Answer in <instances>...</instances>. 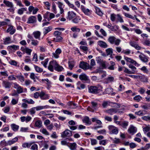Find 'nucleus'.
I'll use <instances>...</instances> for the list:
<instances>
[{
  "mask_svg": "<svg viewBox=\"0 0 150 150\" xmlns=\"http://www.w3.org/2000/svg\"><path fill=\"white\" fill-rule=\"evenodd\" d=\"M69 66L71 70L74 67V64L73 62H68Z\"/></svg>",
  "mask_w": 150,
  "mask_h": 150,
  "instance_id": "nucleus-58",
  "label": "nucleus"
},
{
  "mask_svg": "<svg viewBox=\"0 0 150 150\" xmlns=\"http://www.w3.org/2000/svg\"><path fill=\"white\" fill-rule=\"evenodd\" d=\"M10 107L8 106H6L2 109V110L5 113H8L10 110Z\"/></svg>",
  "mask_w": 150,
  "mask_h": 150,
  "instance_id": "nucleus-42",
  "label": "nucleus"
},
{
  "mask_svg": "<svg viewBox=\"0 0 150 150\" xmlns=\"http://www.w3.org/2000/svg\"><path fill=\"white\" fill-rule=\"evenodd\" d=\"M69 147L71 150H75L76 148V144L75 143H71Z\"/></svg>",
  "mask_w": 150,
  "mask_h": 150,
  "instance_id": "nucleus-36",
  "label": "nucleus"
},
{
  "mask_svg": "<svg viewBox=\"0 0 150 150\" xmlns=\"http://www.w3.org/2000/svg\"><path fill=\"white\" fill-rule=\"evenodd\" d=\"M117 109L115 108H111L110 109L107 110L106 112L110 115H112L117 112Z\"/></svg>",
  "mask_w": 150,
  "mask_h": 150,
  "instance_id": "nucleus-21",
  "label": "nucleus"
},
{
  "mask_svg": "<svg viewBox=\"0 0 150 150\" xmlns=\"http://www.w3.org/2000/svg\"><path fill=\"white\" fill-rule=\"evenodd\" d=\"M35 126L38 127H40L42 126V121L40 120L36 121L35 122Z\"/></svg>",
  "mask_w": 150,
  "mask_h": 150,
  "instance_id": "nucleus-45",
  "label": "nucleus"
},
{
  "mask_svg": "<svg viewBox=\"0 0 150 150\" xmlns=\"http://www.w3.org/2000/svg\"><path fill=\"white\" fill-rule=\"evenodd\" d=\"M142 98L140 95H137L134 98V100L137 102H139Z\"/></svg>",
  "mask_w": 150,
  "mask_h": 150,
  "instance_id": "nucleus-43",
  "label": "nucleus"
},
{
  "mask_svg": "<svg viewBox=\"0 0 150 150\" xmlns=\"http://www.w3.org/2000/svg\"><path fill=\"white\" fill-rule=\"evenodd\" d=\"M18 138L17 137H15L12 139L11 140L8 141L7 142V144L10 145L14 144L16 142L18 141Z\"/></svg>",
  "mask_w": 150,
  "mask_h": 150,
  "instance_id": "nucleus-27",
  "label": "nucleus"
},
{
  "mask_svg": "<svg viewBox=\"0 0 150 150\" xmlns=\"http://www.w3.org/2000/svg\"><path fill=\"white\" fill-rule=\"evenodd\" d=\"M96 13L100 16H102L103 13L100 9L99 8H97L96 9Z\"/></svg>",
  "mask_w": 150,
  "mask_h": 150,
  "instance_id": "nucleus-53",
  "label": "nucleus"
},
{
  "mask_svg": "<svg viewBox=\"0 0 150 150\" xmlns=\"http://www.w3.org/2000/svg\"><path fill=\"white\" fill-rule=\"evenodd\" d=\"M64 68L62 66L59 65L58 64L55 67V70L58 72L61 71L64 69Z\"/></svg>",
  "mask_w": 150,
  "mask_h": 150,
  "instance_id": "nucleus-34",
  "label": "nucleus"
},
{
  "mask_svg": "<svg viewBox=\"0 0 150 150\" xmlns=\"http://www.w3.org/2000/svg\"><path fill=\"white\" fill-rule=\"evenodd\" d=\"M129 67L132 69V72H133L134 71V74L135 73V70L136 69V68L135 67L133 66L132 64H130L129 65Z\"/></svg>",
  "mask_w": 150,
  "mask_h": 150,
  "instance_id": "nucleus-56",
  "label": "nucleus"
},
{
  "mask_svg": "<svg viewBox=\"0 0 150 150\" xmlns=\"http://www.w3.org/2000/svg\"><path fill=\"white\" fill-rule=\"evenodd\" d=\"M81 10L86 15H89L91 14V11L88 8L84 7V6L81 5Z\"/></svg>",
  "mask_w": 150,
  "mask_h": 150,
  "instance_id": "nucleus-12",
  "label": "nucleus"
},
{
  "mask_svg": "<svg viewBox=\"0 0 150 150\" xmlns=\"http://www.w3.org/2000/svg\"><path fill=\"white\" fill-rule=\"evenodd\" d=\"M79 78L81 81H84L86 83H89L90 82L89 77L84 73H82L79 76Z\"/></svg>",
  "mask_w": 150,
  "mask_h": 150,
  "instance_id": "nucleus-4",
  "label": "nucleus"
},
{
  "mask_svg": "<svg viewBox=\"0 0 150 150\" xmlns=\"http://www.w3.org/2000/svg\"><path fill=\"white\" fill-rule=\"evenodd\" d=\"M52 29V27L51 26H49L48 27L45 28H44L43 34L45 35L48 33Z\"/></svg>",
  "mask_w": 150,
  "mask_h": 150,
  "instance_id": "nucleus-22",
  "label": "nucleus"
},
{
  "mask_svg": "<svg viewBox=\"0 0 150 150\" xmlns=\"http://www.w3.org/2000/svg\"><path fill=\"white\" fill-rule=\"evenodd\" d=\"M98 45L101 47L106 48L108 47V45L105 42L100 40L98 42Z\"/></svg>",
  "mask_w": 150,
  "mask_h": 150,
  "instance_id": "nucleus-15",
  "label": "nucleus"
},
{
  "mask_svg": "<svg viewBox=\"0 0 150 150\" xmlns=\"http://www.w3.org/2000/svg\"><path fill=\"white\" fill-rule=\"evenodd\" d=\"M77 84L78 86L79 84L80 85V88L81 89H83L85 88V85L81 83V82L80 81H79L77 83Z\"/></svg>",
  "mask_w": 150,
  "mask_h": 150,
  "instance_id": "nucleus-61",
  "label": "nucleus"
},
{
  "mask_svg": "<svg viewBox=\"0 0 150 150\" xmlns=\"http://www.w3.org/2000/svg\"><path fill=\"white\" fill-rule=\"evenodd\" d=\"M12 41L10 37H7L5 38L4 41V44H9Z\"/></svg>",
  "mask_w": 150,
  "mask_h": 150,
  "instance_id": "nucleus-35",
  "label": "nucleus"
},
{
  "mask_svg": "<svg viewBox=\"0 0 150 150\" xmlns=\"http://www.w3.org/2000/svg\"><path fill=\"white\" fill-rule=\"evenodd\" d=\"M35 69L36 71L38 73H41L43 71V69L37 66H35Z\"/></svg>",
  "mask_w": 150,
  "mask_h": 150,
  "instance_id": "nucleus-40",
  "label": "nucleus"
},
{
  "mask_svg": "<svg viewBox=\"0 0 150 150\" xmlns=\"http://www.w3.org/2000/svg\"><path fill=\"white\" fill-rule=\"evenodd\" d=\"M3 2L8 7H10L11 8H13V5L11 2L4 0Z\"/></svg>",
  "mask_w": 150,
  "mask_h": 150,
  "instance_id": "nucleus-26",
  "label": "nucleus"
},
{
  "mask_svg": "<svg viewBox=\"0 0 150 150\" xmlns=\"http://www.w3.org/2000/svg\"><path fill=\"white\" fill-rule=\"evenodd\" d=\"M83 122L88 125H90L91 124V122L89 120V117L87 116H86L84 117L83 120Z\"/></svg>",
  "mask_w": 150,
  "mask_h": 150,
  "instance_id": "nucleus-28",
  "label": "nucleus"
},
{
  "mask_svg": "<svg viewBox=\"0 0 150 150\" xmlns=\"http://www.w3.org/2000/svg\"><path fill=\"white\" fill-rule=\"evenodd\" d=\"M112 90L111 88H108L105 89L104 93L105 94H109L112 91Z\"/></svg>",
  "mask_w": 150,
  "mask_h": 150,
  "instance_id": "nucleus-39",
  "label": "nucleus"
},
{
  "mask_svg": "<svg viewBox=\"0 0 150 150\" xmlns=\"http://www.w3.org/2000/svg\"><path fill=\"white\" fill-rule=\"evenodd\" d=\"M130 63L133 64L136 66L139 67L140 65L139 64H138L133 59H132V61H131Z\"/></svg>",
  "mask_w": 150,
  "mask_h": 150,
  "instance_id": "nucleus-64",
  "label": "nucleus"
},
{
  "mask_svg": "<svg viewBox=\"0 0 150 150\" xmlns=\"http://www.w3.org/2000/svg\"><path fill=\"white\" fill-rule=\"evenodd\" d=\"M108 129L112 134H117L118 133V130L117 128L113 125H110L108 127Z\"/></svg>",
  "mask_w": 150,
  "mask_h": 150,
  "instance_id": "nucleus-5",
  "label": "nucleus"
},
{
  "mask_svg": "<svg viewBox=\"0 0 150 150\" xmlns=\"http://www.w3.org/2000/svg\"><path fill=\"white\" fill-rule=\"evenodd\" d=\"M140 70L141 71H143L144 72L146 73H147L148 72V70L145 66L142 67L140 69Z\"/></svg>",
  "mask_w": 150,
  "mask_h": 150,
  "instance_id": "nucleus-60",
  "label": "nucleus"
},
{
  "mask_svg": "<svg viewBox=\"0 0 150 150\" xmlns=\"http://www.w3.org/2000/svg\"><path fill=\"white\" fill-rule=\"evenodd\" d=\"M130 63L133 64L136 66L139 67L140 65L139 64H138L133 59H132V61H131Z\"/></svg>",
  "mask_w": 150,
  "mask_h": 150,
  "instance_id": "nucleus-63",
  "label": "nucleus"
},
{
  "mask_svg": "<svg viewBox=\"0 0 150 150\" xmlns=\"http://www.w3.org/2000/svg\"><path fill=\"white\" fill-rule=\"evenodd\" d=\"M31 41V44L33 45L36 46L38 45L39 42L37 40L33 39Z\"/></svg>",
  "mask_w": 150,
  "mask_h": 150,
  "instance_id": "nucleus-48",
  "label": "nucleus"
},
{
  "mask_svg": "<svg viewBox=\"0 0 150 150\" xmlns=\"http://www.w3.org/2000/svg\"><path fill=\"white\" fill-rule=\"evenodd\" d=\"M16 31V29L15 28H13V26H10L6 30L7 33L10 32V34L11 35L13 34Z\"/></svg>",
  "mask_w": 150,
  "mask_h": 150,
  "instance_id": "nucleus-19",
  "label": "nucleus"
},
{
  "mask_svg": "<svg viewBox=\"0 0 150 150\" xmlns=\"http://www.w3.org/2000/svg\"><path fill=\"white\" fill-rule=\"evenodd\" d=\"M141 54L139 55V57L140 60L144 62H147L148 61V59L143 54L141 53Z\"/></svg>",
  "mask_w": 150,
  "mask_h": 150,
  "instance_id": "nucleus-18",
  "label": "nucleus"
},
{
  "mask_svg": "<svg viewBox=\"0 0 150 150\" xmlns=\"http://www.w3.org/2000/svg\"><path fill=\"white\" fill-rule=\"evenodd\" d=\"M107 83H110L114 81V78L112 76H109L106 79Z\"/></svg>",
  "mask_w": 150,
  "mask_h": 150,
  "instance_id": "nucleus-41",
  "label": "nucleus"
},
{
  "mask_svg": "<svg viewBox=\"0 0 150 150\" xmlns=\"http://www.w3.org/2000/svg\"><path fill=\"white\" fill-rule=\"evenodd\" d=\"M81 18L77 16L74 19H72V21L73 23H77L79 22Z\"/></svg>",
  "mask_w": 150,
  "mask_h": 150,
  "instance_id": "nucleus-38",
  "label": "nucleus"
},
{
  "mask_svg": "<svg viewBox=\"0 0 150 150\" xmlns=\"http://www.w3.org/2000/svg\"><path fill=\"white\" fill-rule=\"evenodd\" d=\"M76 14L73 11H69L68 12L67 18L70 20L75 17Z\"/></svg>",
  "mask_w": 150,
  "mask_h": 150,
  "instance_id": "nucleus-9",
  "label": "nucleus"
},
{
  "mask_svg": "<svg viewBox=\"0 0 150 150\" xmlns=\"http://www.w3.org/2000/svg\"><path fill=\"white\" fill-rule=\"evenodd\" d=\"M91 144L92 145H94L96 144H97V141L95 139H91Z\"/></svg>",
  "mask_w": 150,
  "mask_h": 150,
  "instance_id": "nucleus-54",
  "label": "nucleus"
},
{
  "mask_svg": "<svg viewBox=\"0 0 150 150\" xmlns=\"http://www.w3.org/2000/svg\"><path fill=\"white\" fill-rule=\"evenodd\" d=\"M106 52L107 56L109 55H112L113 53V50L112 48H108L106 50Z\"/></svg>",
  "mask_w": 150,
  "mask_h": 150,
  "instance_id": "nucleus-30",
  "label": "nucleus"
},
{
  "mask_svg": "<svg viewBox=\"0 0 150 150\" xmlns=\"http://www.w3.org/2000/svg\"><path fill=\"white\" fill-rule=\"evenodd\" d=\"M128 132L132 135H133L137 131V128L132 125H131L128 129Z\"/></svg>",
  "mask_w": 150,
  "mask_h": 150,
  "instance_id": "nucleus-11",
  "label": "nucleus"
},
{
  "mask_svg": "<svg viewBox=\"0 0 150 150\" xmlns=\"http://www.w3.org/2000/svg\"><path fill=\"white\" fill-rule=\"evenodd\" d=\"M11 127L12 129L14 131H17L19 128V126L15 124H12L11 125Z\"/></svg>",
  "mask_w": 150,
  "mask_h": 150,
  "instance_id": "nucleus-29",
  "label": "nucleus"
},
{
  "mask_svg": "<svg viewBox=\"0 0 150 150\" xmlns=\"http://www.w3.org/2000/svg\"><path fill=\"white\" fill-rule=\"evenodd\" d=\"M108 41L112 45L118 46L121 41L120 39L116 38L115 36H110L108 39Z\"/></svg>",
  "mask_w": 150,
  "mask_h": 150,
  "instance_id": "nucleus-1",
  "label": "nucleus"
},
{
  "mask_svg": "<svg viewBox=\"0 0 150 150\" xmlns=\"http://www.w3.org/2000/svg\"><path fill=\"white\" fill-rule=\"evenodd\" d=\"M146 91L144 87H141L139 88L138 92L140 94H143Z\"/></svg>",
  "mask_w": 150,
  "mask_h": 150,
  "instance_id": "nucleus-47",
  "label": "nucleus"
},
{
  "mask_svg": "<svg viewBox=\"0 0 150 150\" xmlns=\"http://www.w3.org/2000/svg\"><path fill=\"white\" fill-rule=\"evenodd\" d=\"M99 90L96 86H91L88 88L89 92L92 93H99Z\"/></svg>",
  "mask_w": 150,
  "mask_h": 150,
  "instance_id": "nucleus-8",
  "label": "nucleus"
},
{
  "mask_svg": "<svg viewBox=\"0 0 150 150\" xmlns=\"http://www.w3.org/2000/svg\"><path fill=\"white\" fill-rule=\"evenodd\" d=\"M57 64L58 63L56 61H52L49 63L48 69L51 71H54V68L55 69V68L57 65Z\"/></svg>",
  "mask_w": 150,
  "mask_h": 150,
  "instance_id": "nucleus-2",
  "label": "nucleus"
},
{
  "mask_svg": "<svg viewBox=\"0 0 150 150\" xmlns=\"http://www.w3.org/2000/svg\"><path fill=\"white\" fill-rule=\"evenodd\" d=\"M32 144V143H24L22 145V146L24 148H29Z\"/></svg>",
  "mask_w": 150,
  "mask_h": 150,
  "instance_id": "nucleus-31",
  "label": "nucleus"
},
{
  "mask_svg": "<svg viewBox=\"0 0 150 150\" xmlns=\"http://www.w3.org/2000/svg\"><path fill=\"white\" fill-rule=\"evenodd\" d=\"M71 30L73 32H79L80 31V29L79 28H77L76 27H72L71 28Z\"/></svg>",
  "mask_w": 150,
  "mask_h": 150,
  "instance_id": "nucleus-57",
  "label": "nucleus"
},
{
  "mask_svg": "<svg viewBox=\"0 0 150 150\" xmlns=\"http://www.w3.org/2000/svg\"><path fill=\"white\" fill-rule=\"evenodd\" d=\"M27 11V8H22L19 9L18 11V13L20 15H22L24 11Z\"/></svg>",
  "mask_w": 150,
  "mask_h": 150,
  "instance_id": "nucleus-33",
  "label": "nucleus"
},
{
  "mask_svg": "<svg viewBox=\"0 0 150 150\" xmlns=\"http://www.w3.org/2000/svg\"><path fill=\"white\" fill-rule=\"evenodd\" d=\"M48 59H46L44 61H42L41 62L43 66L45 67H47V65L48 62Z\"/></svg>",
  "mask_w": 150,
  "mask_h": 150,
  "instance_id": "nucleus-46",
  "label": "nucleus"
},
{
  "mask_svg": "<svg viewBox=\"0 0 150 150\" xmlns=\"http://www.w3.org/2000/svg\"><path fill=\"white\" fill-rule=\"evenodd\" d=\"M40 98L43 100H47L49 98V96L44 92L41 91L40 93Z\"/></svg>",
  "mask_w": 150,
  "mask_h": 150,
  "instance_id": "nucleus-16",
  "label": "nucleus"
},
{
  "mask_svg": "<svg viewBox=\"0 0 150 150\" xmlns=\"http://www.w3.org/2000/svg\"><path fill=\"white\" fill-rule=\"evenodd\" d=\"M32 51V50L31 49L28 48L27 47H26V49L25 52L28 55H30Z\"/></svg>",
  "mask_w": 150,
  "mask_h": 150,
  "instance_id": "nucleus-59",
  "label": "nucleus"
},
{
  "mask_svg": "<svg viewBox=\"0 0 150 150\" xmlns=\"http://www.w3.org/2000/svg\"><path fill=\"white\" fill-rule=\"evenodd\" d=\"M2 85L6 88H9L11 86V84L10 83L5 81H3Z\"/></svg>",
  "mask_w": 150,
  "mask_h": 150,
  "instance_id": "nucleus-24",
  "label": "nucleus"
},
{
  "mask_svg": "<svg viewBox=\"0 0 150 150\" xmlns=\"http://www.w3.org/2000/svg\"><path fill=\"white\" fill-rule=\"evenodd\" d=\"M18 46L14 45L9 46L8 47V48L11 50H12L13 49L14 50H16L18 49Z\"/></svg>",
  "mask_w": 150,
  "mask_h": 150,
  "instance_id": "nucleus-32",
  "label": "nucleus"
},
{
  "mask_svg": "<svg viewBox=\"0 0 150 150\" xmlns=\"http://www.w3.org/2000/svg\"><path fill=\"white\" fill-rule=\"evenodd\" d=\"M62 52L61 50L59 48H57L54 52L52 53V57L55 58H58L59 57V55Z\"/></svg>",
  "mask_w": 150,
  "mask_h": 150,
  "instance_id": "nucleus-10",
  "label": "nucleus"
},
{
  "mask_svg": "<svg viewBox=\"0 0 150 150\" xmlns=\"http://www.w3.org/2000/svg\"><path fill=\"white\" fill-rule=\"evenodd\" d=\"M129 122L128 121H124L121 122L120 126H122L123 128L126 129L128 125Z\"/></svg>",
  "mask_w": 150,
  "mask_h": 150,
  "instance_id": "nucleus-23",
  "label": "nucleus"
},
{
  "mask_svg": "<svg viewBox=\"0 0 150 150\" xmlns=\"http://www.w3.org/2000/svg\"><path fill=\"white\" fill-rule=\"evenodd\" d=\"M129 44L132 47H134L137 50H140L141 49V47L139 46L137 44H136V42L131 41L129 42Z\"/></svg>",
  "mask_w": 150,
  "mask_h": 150,
  "instance_id": "nucleus-17",
  "label": "nucleus"
},
{
  "mask_svg": "<svg viewBox=\"0 0 150 150\" xmlns=\"http://www.w3.org/2000/svg\"><path fill=\"white\" fill-rule=\"evenodd\" d=\"M17 78L21 82H23L25 81V79L23 76L22 75H19L16 76Z\"/></svg>",
  "mask_w": 150,
  "mask_h": 150,
  "instance_id": "nucleus-37",
  "label": "nucleus"
},
{
  "mask_svg": "<svg viewBox=\"0 0 150 150\" xmlns=\"http://www.w3.org/2000/svg\"><path fill=\"white\" fill-rule=\"evenodd\" d=\"M143 130L145 133H146L150 131V127L149 126H147L143 128Z\"/></svg>",
  "mask_w": 150,
  "mask_h": 150,
  "instance_id": "nucleus-55",
  "label": "nucleus"
},
{
  "mask_svg": "<svg viewBox=\"0 0 150 150\" xmlns=\"http://www.w3.org/2000/svg\"><path fill=\"white\" fill-rule=\"evenodd\" d=\"M14 88L17 89V91L18 93H20L23 92L22 88L18 84L16 83L14 84Z\"/></svg>",
  "mask_w": 150,
  "mask_h": 150,
  "instance_id": "nucleus-14",
  "label": "nucleus"
},
{
  "mask_svg": "<svg viewBox=\"0 0 150 150\" xmlns=\"http://www.w3.org/2000/svg\"><path fill=\"white\" fill-rule=\"evenodd\" d=\"M92 107L88 106L87 110L89 111L93 112L98 108V104L96 102L92 101L91 102Z\"/></svg>",
  "mask_w": 150,
  "mask_h": 150,
  "instance_id": "nucleus-3",
  "label": "nucleus"
},
{
  "mask_svg": "<svg viewBox=\"0 0 150 150\" xmlns=\"http://www.w3.org/2000/svg\"><path fill=\"white\" fill-rule=\"evenodd\" d=\"M30 78L31 79L34 80V81H35V79L36 78H37V76H36L35 74L33 73H30Z\"/></svg>",
  "mask_w": 150,
  "mask_h": 150,
  "instance_id": "nucleus-51",
  "label": "nucleus"
},
{
  "mask_svg": "<svg viewBox=\"0 0 150 150\" xmlns=\"http://www.w3.org/2000/svg\"><path fill=\"white\" fill-rule=\"evenodd\" d=\"M79 67L84 70H86L89 68V65L87 62H81L79 65Z\"/></svg>",
  "mask_w": 150,
  "mask_h": 150,
  "instance_id": "nucleus-6",
  "label": "nucleus"
},
{
  "mask_svg": "<svg viewBox=\"0 0 150 150\" xmlns=\"http://www.w3.org/2000/svg\"><path fill=\"white\" fill-rule=\"evenodd\" d=\"M116 17V15L112 13L110 15V19L112 21H114L115 20Z\"/></svg>",
  "mask_w": 150,
  "mask_h": 150,
  "instance_id": "nucleus-62",
  "label": "nucleus"
},
{
  "mask_svg": "<svg viewBox=\"0 0 150 150\" xmlns=\"http://www.w3.org/2000/svg\"><path fill=\"white\" fill-rule=\"evenodd\" d=\"M33 34L35 38L38 39L40 38L41 33L40 31H36L34 32Z\"/></svg>",
  "mask_w": 150,
  "mask_h": 150,
  "instance_id": "nucleus-25",
  "label": "nucleus"
},
{
  "mask_svg": "<svg viewBox=\"0 0 150 150\" xmlns=\"http://www.w3.org/2000/svg\"><path fill=\"white\" fill-rule=\"evenodd\" d=\"M32 146H31V149L33 150H38V146L37 144H36L33 143Z\"/></svg>",
  "mask_w": 150,
  "mask_h": 150,
  "instance_id": "nucleus-50",
  "label": "nucleus"
},
{
  "mask_svg": "<svg viewBox=\"0 0 150 150\" xmlns=\"http://www.w3.org/2000/svg\"><path fill=\"white\" fill-rule=\"evenodd\" d=\"M124 14L125 16H126L127 17H128V18L132 19L133 20H134L135 19H134V17L133 16H132L131 15H130L128 13H124Z\"/></svg>",
  "mask_w": 150,
  "mask_h": 150,
  "instance_id": "nucleus-52",
  "label": "nucleus"
},
{
  "mask_svg": "<svg viewBox=\"0 0 150 150\" xmlns=\"http://www.w3.org/2000/svg\"><path fill=\"white\" fill-rule=\"evenodd\" d=\"M117 20L119 21L121 23H123L124 22V21L122 18V17L120 14H117Z\"/></svg>",
  "mask_w": 150,
  "mask_h": 150,
  "instance_id": "nucleus-44",
  "label": "nucleus"
},
{
  "mask_svg": "<svg viewBox=\"0 0 150 150\" xmlns=\"http://www.w3.org/2000/svg\"><path fill=\"white\" fill-rule=\"evenodd\" d=\"M63 38L60 36H56V37L53 38L52 41L54 42H59L62 41Z\"/></svg>",
  "mask_w": 150,
  "mask_h": 150,
  "instance_id": "nucleus-20",
  "label": "nucleus"
},
{
  "mask_svg": "<svg viewBox=\"0 0 150 150\" xmlns=\"http://www.w3.org/2000/svg\"><path fill=\"white\" fill-rule=\"evenodd\" d=\"M72 135V132L71 131L67 129L62 132L61 134V137L62 138H64L66 137H70Z\"/></svg>",
  "mask_w": 150,
  "mask_h": 150,
  "instance_id": "nucleus-7",
  "label": "nucleus"
},
{
  "mask_svg": "<svg viewBox=\"0 0 150 150\" xmlns=\"http://www.w3.org/2000/svg\"><path fill=\"white\" fill-rule=\"evenodd\" d=\"M37 21V19L35 16H32L30 17L28 19L27 23H34Z\"/></svg>",
  "mask_w": 150,
  "mask_h": 150,
  "instance_id": "nucleus-13",
  "label": "nucleus"
},
{
  "mask_svg": "<svg viewBox=\"0 0 150 150\" xmlns=\"http://www.w3.org/2000/svg\"><path fill=\"white\" fill-rule=\"evenodd\" d=\"M118 29V26L117 25H113L112 26L111 30L113 31H115Z\"/></svg>",
  "mask_w": 150,
  "mask_h": 150,
  "instance_id": "nucleus-49",
  "label": "nucleus"
}]
</instances>
